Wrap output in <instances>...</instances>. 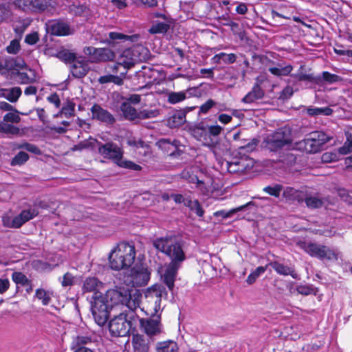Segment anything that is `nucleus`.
I'll return each instance as SVG.
<instances>
[{
	"label": "nucleus",
	"mask_w": 352,
	"mask_h": 352,
	"mask_svg": "<svg viewBox=\"0 0 352 352\" xmlns=\"http://www.w3.org/2000/svg\"><path fill=\"white\" fill-rule=\"evenodd\" d=\"M18 148L25 149L34 154H40V149L34 144L24 142L17 146Z\"/></svg>",
	"instance_id": "nucleus-59"
},
{
	"label": "nucleus",
	"mask_w": 352,
	"mask_h": 352,
	"mask_svg": "<svg viewBox=\"0 0 352 352\" xmlns=\"http://www.w3.org/2000/svg\"><path fill=\"white\" fill-rule=\"evenodd\" d=\"M120 110L126 119L130 120L138 119V111L129 102H123L121 104Z\"/></svg>",
	"instance_id": "nucleus-34"
},
{
	"label": "nucleus",
	"mask_w": 352,
	"mask_h": 352,
	"mask_svg": "<svg viewBox=\"0 0 352 352\" xmlns=\"http://www.w3.org/2000/svg\"><path fill=\"white\" fill-rule=\"evenodd\" d=\"M306 206L311 209L321 208L324 203V200L317 196H307L305 199Z\"/></svg>",
	"instance_id": "nucleus-37"
},
{
	"label": "nucleus",
	"mask_w": 352,
	"mask_h": 352,
	"mask_svg": "<svg viewBox=\"0 0 352 352\" xmlns=\"http://www.w3.org/2000/svg\"><path fill=\"white\" fill-rule=\"evenodd\" d=\"M223 128L219 125H211L209 126L207 129L208 133L210 135L214 140L217 142V137L221 133Z\"/></svg>",
	"instance_id": "nucleus-57"
},
{
	"label": "nucleus",
	"mask_w": 352,
	"mask_h": 352,
	"mask_svg": "<svg viewBox=\"0 0 352 352\" xmlns=\"http://www.w3.org/2000/svg\"><path fill=\"white\" fill-rule=\"evenodd\" d=\"M330 140L322 131H314L309 136L297 144V147L307 153H315L320 151L322 146Z\"/></svg>",
	"instance_id": "nucleus-10"
},
{
	"label": "nucleus",
	"mask_w": 352,
	"mask_h": 352,
	"mask_svg": "<svg viewBox=\"0 0 352 352\" xmlns=\"http://www.w3.org/2000/svg\"><path fill=\"white\" fill-rule=\"evenodd\" d=\"M98 284V280L96 278L89 277L86 278L82 286V290L84 292H94Z\"/></svg>",
	"instance_id": "nucleus-42"
},
{
	"label": "nucleus",
	"mask_w": 352,
	"mask_h": 352,
	"mask_svg": "<svg viewBox=\"0 0 352 352\" xmlns=\"http://www.w3.org/2000/svg\"><path fill=\"white\" fill-rule=\"evenodd\" d=\"M28 11L31 13H41L54 8L52 0H30Z\"/></svg>",
	"instance_id": "nucleus-20"
},
{
	"label": "nucleus",
	"mask_w": 352,
	"mask_h": 352,
	"mask_svg": "<svg viewBox=\"0 0 352 352\" xmlns=\"http://www.w3.org/2000/svg\"><path fill=\"white\" fill-rule=\"evenodd\" d=\"M138 36L134 35H126L122 33L111 32L109 33V38L107 39L106 43L109 45H113L116 43L120 42H135L137 41Z\"/></svg>",
	"instance_id": "nucleus-23"
},
{
	"label": "nucleus",
	"mask_w": 352,
	"mask_h": 352,
	"mask_svg": "<svg viewBox=\"0 0 352 352\" xmlns=\"http://www.w3.org/2000/svg\"><path fill=\"white\" fill-rule=\"evenodd\" d=\"M91 342V339L90 337L87 336H78L73 342L72 349L75 351L76 349L80 347H86L85 345L90 343Z\"/></svg>",
	"instance_id": "nucleus-45"
},
{
	"label": "nucleus",
	"mask_w": 352,
	"mask_h": 352,
	"mask_svg": "<svg viewBox=\"0 0 352 352\" xmlns=\"http://www.w3.org/2000/svg\"><path fill=\"white\" fill-rule=\"evenodd\" d=\"M292 142V129L289 126L280 127L272 133L269 134L266 139V146L272 151L282 148Z\"/></svg>",
	"instance_id": "nucleus-9"
},
{
	"label": "nucleus",
	"mask_w": 352,
	"mask_h": 352,
	"mask_svg": "<svg viewBox=\"0 0 352 352\" xmlns=\"http://www.w3.org/2000/svg\"><path fill=\"white\" fill-rule=\"evenodd\" d=\"M186 204V207L189 208L192 211L195 212L197 216L199 217L204 216V211L197 200L192 201L190 199V201H187Z\"/></svg>",
	"instance_id": "nucleus-49"
},
{
	"label": "nucleus",
	"mask_w": 352,
	"mask_h": 352,
	"mask_svg": "<svg viewBox=\"0 0 352 352\" xmlns=\"http://www.w3.org/2000/svg\"><path fill=\"white\" fill-rule=\"evenodd\" d=\"M28 159L29 155L25 152L20 151L12 160L11 164L12 166L22 165L25 163Z\"/></svg>",
	"instance_id": "nucleus-52"
},
{
	"label": "nucleus",
	"mask_w": 352,
	"mask_h": 352,
	"mask_svg": "<svg viewBox=\"0 0 352 352\" xmlns=\"http://www.w3.org/2000/svg\"><path fill=\"white\" fill-rule=\"evenodd\" d=\"M3 120L6 122H11L17 124L21 121V118L19 116V112L16 109H13V111H11L8 113H7L3 116Z\"/></svg>",
	"instance_id": "nucleus-48"
},
{
	"label": "nucleus",
	"mask_w": 352,
	"mask_h": 352,
	"mask_svg": "<svg viewBox=\"0 0 352 352\" xmlns=\"http://www.w3.org/2000/svg\"><path fill=\"white\" fill-rule=\"evenodd\" d=\"M99 153L104 158L113 160L119 166L129 168L135 170L141 169L140 166L128 160L122 159V151L115 143L107 142L101 144L98 148Z\"/></svg>",
	"instance_id": "nucleus-7"
},
{
	"label": "nucleus",
	"mask_w": 352,
	"mask_h": 352,
	"mask_svg": "<svg viewBox=\"0 0 352 352\" xmlns=\"http://www.w3.org/2000/svg\"><path fill=\"white\" fill-rule=\"evenodd\" d=\"M9 1L15 9L28 12L29 8L28 2L30 0H9Z\"/></svg>",
	"instance_id": "nucleus-55"
},
{
	"label": "nucleus",
	"mask_w": 352,
	"mask_h": 352,
	"mask_svg": "<svg viewBox=\"0 0 352 352\" xmlns=\"http://www.w3.org/2000/svg\"><path fill=\"white\" fill-rule=\"evenodd\" d=\"M221 166L222 168H226L230 173H241L245 169L244 164L239 159H234L231 162L225 161L222 162Z\"/></svg>",
	"instance_id": "nucleus-27"
},
{
	"label": "nucleus",
	"mask_w": 352,
	"mask_h": 352,
	"mask_svg": "<svg viewBox=\"0 0 352 352\" xmlns=\"http://www.w3.org/2000/svg\"><path fill=\"white\" fill-rule=\"evenodd\" d=\"M179 265H160L158 268V273L161 280L167 286L170 291H173L175 287Z\"/></svg>",
	"instance_id": "nucleus-15"
},
{
	"label": "nucleus",
	"mask_w": 352,
	"mask_h": 352,
	"mask_svg": "<svg viewBox=\"0 0 352 352\" xmlns=\"http://www.w3.org/2000/svg\"><path fill=\"white\" fill-rule=\"evenodd\" d=\"M150 57L149 50L142 45H134L124 50L118 57L113 67V71L118 72L119 67L122 66L124 71L120 72L122 76H125L127 71L136 63L147 60Z\"/></svg>",
	"instance_id": "nucleus-3"
},
{
	"label": "nucleus",
	"mask_w": 352,
	"mask_h": 352,
	"mask_svg": "<svg viewBox=\"0 0 352 352\" xmlns=\"http://www.w3.org/2000/svg\"><path fill=\"white\" fill-rule=\"evenodd\" d=\"M83 52L89 57L91 62H106L113 60L116 54L109 48H96L92 46L85 47Z\"/></svg>",
	"instance_id": "nucleus-13"
},
{
	"label": "nucleus",
	"mask_w": 352,
	"mask_h": 352,
	"mask_svg": "<svg viewBox=\"0 0 352 352\" xmlns=\"http://www.w3.org/2000/svg\"><path fill=\"white\" fill-rule=\"evenodd\" d=\"M47 32L55 36H67L74 34V30L63 21H51L46 23Z\"/></svg>",
	"instance_id": "nucleus-16"
},
{
	"label": "nucleus",
	"mask_w": 352,
	"mask_h": 352,
	"mask_svg": "<svg viewBox=\"0 0 352 352\" xmlns=\"http://www.w3.org/2000/svg\"><path fill=\"white\" fill-rule=\"evenodd\" d=\"M75 276L70 272L65 273L61 280V285L64 287L72 286L74 284Z\"/></svg>",
	"instance_id": "nucleus-61"
},
{
	"label": "nucleus",
	"mask_w": 352,
	"mask_h": 352,
	"mask_svg": "<svg viewBox=\"0 0 352 352\" xmlns=\"http://www.w3.org/2000/svg\"><path fill=\"white\" fill-rule=\"evenodd\" d=\"M215 104V102L212 99L208 100L205 103L201 105L199 108V113L206 114L207 113L210 109L213 107Z\"/></svg>",
	"instance_id": "nucleus-64"
},
{
	"label": "nucleus",
	"mask_w": 352,
	"mask_h": 352,
	"mask_svg": "<svg viewBox=\"0 0 352 352\" xmlns=\"http://www.w3.org/2000/svg\"><path fill=\"white\" fill-rule=\"evenodd\" d=\"M190 133L196 140L202 142L204 146L211 148L215 147L216 141L210 137L206 128L203 126H195L190 129Z\"/></svg>",
	"instance_id": "nucleus-19"
},
{
	"label": "nucleus",
	"mask_w": 352,
	"mask_h": 352,
	"mask_svg": "<svg viewBox=\"0 0 352 352\" xmlns=\"http://www.w3.org/2000/svg\"><path fill=\"white\" fill-rule=\"evenodd\" d=\"M186 98L185 91L170 92L168 95V102L175 104L184 101Z\"/></svg>",
	"instance_id": "nucleus-41"
},
{
	"label": "nucleus",
	"mask_w": 352,
	"mask_h": 352,
	"mask_svg": "<svg viewBox=\"0 0 352 352\" xmlns=\"http://www.w3.org/2000/svg\"><path fill=\"white\" fill-rule=\"evenodd\" d=\"M36 296L37 298L42 300V303L44 305H47L50 303V297L47 294L46 291L43 289H38L36 291Z\"/></svg>",
	"instance_id": "nucleus-60"
},
{
	"label": "nucleus",
	"mask_w": 352,
	"mask_h": 352,
	"mask_svg": "<svg viewBox=\"0 0 352 352\" xmlns=\"http://www.w3.org/2000/svg\"><path fill=\"white\" fill-rule=\"evenodd\" d=\"M134 245L121 242L109 254L110 264H144L145 256L139 253L136 255Z\"/></svg>",
	"instance_id": "nucleus-4"
},
{
	"label": "nucleus",
	"mask_w": 352,
	"mask_h": 352,
	"mask_svg": "<svg viewBox=\"0 0 352 352\" xmlns=\"http://www.w3.org/2000/svg\"><path fill=\"white\" fill-rule=\"evenodd\" d=\"M221 265H206L207 268L206 269L208 272H209L210 270L214 272V273L212 274V276H217V270H219V276H225L229 272V269L226 267V265H223L222 267H220Z\"/></svg>",
	"instance_id": "nucleus-56"
},
{
	"label": "nucleus",
	"mask_w": 352,
	"mask_h": 352,
	"mask_svg": "<svg viewBox=\"0 0 352 352\" xmlns=\"http://www.w3.org/2000/svg\"><path fill=\"white\" fill-rule=\"evenodd\" d=\"M3 225L9 228H19L20 226L18 225L19 221L17 217H12L8 214H5L2 217Z\"/></svg>",
	"instance_id": "nucleus-44"
},
{
	"label": "nucleus",
	"mask_w": 352,
	"mask_h": 352,
	"mask_svg": "<svg viewBox=\"0 0 352 352\" xmlns=\"http://www.w3.org/2000/svg\"><path fill=\"white\" fill-rule=\"evenodd\" d=\"M273 268L280 274L291 275L294 278H298V274L293 267L288 265H272Z\"/></svg>",
	"instance_id": "nucleus-40"
},
{
	"label": "nucleus",
	"mask_w": 352,
	"mask_h": 352,
	"mask_svg": "<svg viewBox=\"0 0 352 352\" xmlns=\"http://www.w3.org/2000/svg\"><path fill=\"white\" fill-rule=\"evenodd\" d=\"M19 131L20 130L17 126L6 122L3 120H1L0 133L7 135H18Z\"/></svg>",
	"instance_id": "nucleus-38"
},
{
	"label": "nucleus",
	"mask_w": 352,
	"mask_h": 352,
	"mask_svg": "<svg viewBox=\"0 0 352 352\" xmlns=\"http://www.w3.org/2000/svg\"><path fill=\"white\" fill-rule=\"evenodd\" d=\"M1 95L10 102H16L22 94V90L19 87L1 89Z\"/></svg>",
	"instance_id": "nucleus-29"
},
{
	"label": "nucleus",
	"mask_w": 352,
	"mask_h": 352,
	"mask_svg": "<svg viewBox=\"0 0 352 352\" xmlns=\"http://www.w3.org/2000/svg\"><path fill=\"white\" fill-rule=\"evenodd\" d=\"M168 25L163 22H160L153 24L150 28L149 32L151 34L165 33L168 31Z\"/></svg>",
	"instance_id": "nucleus-53"
},
{
	"label": "nucleus",
	"mask_w": 352,
	"mask_h": 352,
	"mask_svg": "<svg viewBox=\"0 0 352 352\" xmlns=\"http://www.w3.org/2000/svg\"><path fill=\"white\" fill-rule=\"evenodd\" d=\"M252 204H253L252 202H248V203H247L245 205H243V206H239V207L236 208L231 209L229 211H226V210H219V211H217L214 213V215L216 217H222L223 218H228V217H230L235 212H239V211H241L244 208L248 207L249 206H250Z\"/></svg>",
	"instance_id": "nucleus-39"
},
{
	"label": "nucleus",
	"mask_w": 352,
	"mask_h": 352,
	"mask_svg": "<svg viewBox=\"0 0 352 352\" xmlns=\"http://www.w3.org/2000/svg\"><path fill=\"white\" fill-rule=\"evenodd\" d=\"M307 113L310 116H316L320 115L330 116L333 113V110L329 107H309L306 109Z\"/></svg>",
	"instance_id": "nucleus-36"
},
{
	"label": "nucleus",
	"mask_w": 352,
	"mask_h": 352,
	"mask_svg": "<svg viewBox=\"0 0 352 352\" xmlns=\"http://www.w3.org/2000/svg\"><path fill=\"white\" fill-rule=\"evenodd\" d=\"M138 319L133 311L128 313H120L114 316L109 322V329L111 335L114 337H124L129 336L133 322Z\"/></svg>",
	"instance_id": "nucleus-6"
},
{
	"label": "nucleus",
	"mask_w": 352,
	"mask_h": 352,
	"mask_svg": "<svg viewBox=\"0 0 352 352\" xmlns=\"http://www.w3.org/2000/svg\"><path fill=\"white\" fill-rule=\"evenodd\" d=\"M32 20L30 18H19L13 23V30L16 34L21 36L25 30L31 24Z\"/></svg>",
	"instance_id": "nucleus-32"
},
{
	"label": "nucleus",
	"mask_w": 352,
	"mask_h": 352,
	"mask_svg": "<svg viewBox=\"0 0 352 352\" xmlns=\"http://www.w3.org/2000/svg\"><path fill=\"white\" fill-rule=\"evenodd\" d=\"M38 214V210L36 208H28L21 211V212L16 215L19 223L18 225L21 227L27 221L34 219Z\"/></svg>",
	"instance_id": "nucleus-31"
},
{
	"label": "nucleus",
	"mask_w": 352,
	"mask_h": 352,
	"mask_svg": "<svg viewBox=\"0 0 352 352\" xmlns=\"http://www.w3.org/2000/svg\"><path fill=\"white\" fill-rule=\"evenodd\" d=\"M75 104L72 101H67L63 104L60 113L66 118H71L74 116Z\"/></svg>",
	"instance_id": "nucleus-43"
},
{
	"label": "nucleus",
	"mask_w": 352,
	"mask_h": 352,
	"mask_svg": "<svg viewBox=\"0 0 352 352\" xmlns=\"http://www.w3.org/2000/svg\"><path fill=\"white\" fill-rule=\"evenodd\" d=\"M186 122V113L182 111L174 112L167 120V125L170 128H176Z\"/></svg>",
	"instance_id": "nucleus-30"
},
{
	"label": "nucleus",
	"mask_w": 352,
	"mask_h": 352,
	"mask_svg": "<svg viewBox=\"0 0 352 352\" xmlns=\"http://www.w3.org/2000/svg\"><path fill=\"white\" fill-rule=\"evenodd\" d=\"M296 290L298 293L305 296L316 294L315 288L311 285H300L297 287Z\"/></svg>",
	"instance_id": "nucleus-63"
},
{
	"label": "nucleus",
	"mask_w": 352,
	"mask_h": 352,
	"mask_svg": "<svg viewBox=\"0 0 352 352\" xmlns=\"http://www.w3.org/2000/svg\"><path fill=\"white\" fill-rule=\"evenodd\" d=\"M159 115L156 109H143L138 111V119H148L155 118Z\"/></svg>",
	"instance_id": "nucleus-54"
},
{
	"label": "nucleus",
	"mask_w": 352,
	"mask_h": 352,
	"mask_svg": "<svg viewBox=\"0 0 352 352\" xmlns=\"http://www.w3.org/2000/svg\"><path fill=\"white\" fill-rule=\"evenodd\" d=\"M155 352H179L176 342L172 340L158 342L155 346Z\"/></svg>",
	"instance_id": "nucleus-25"
},
{
	"label": "nucleus",
	"mask_w": 352,
	"mask_h": 352,
	"mask_svg": "<svg viewBox=\"0 0 352 352\" xmlns=\"http://www.w3.org/2000/svg\"><path fill=\"white\" fill-rule=\"evenodd\" d=\"M146 305L142 308L146 314L150 316L148 318H139L141 331L145 336L154 339L155 336L162 333L163 326L161 317L158 314L161 307V300L163 296H167V291L162 285L155 284L146 289L145 292Z\"/></svg>",
	"instance_id": "nucleus-1"
},
{
	"label": "nucleus",
	"mask_w": 352,
	"mask_h": 352,
	"mask_svg": "<svg viewBox=\"0 0 352 352\" xmlns=\"http://www.w3.org/2000/svg\"><path fill=\"white\" fill-rule=\"evenodd\" d=\"M322 79L329 82L333 83L340 80V77L336 74H331L329 72H323L322 73Z\"/></svg>",
	"instance_id": "nucleus-62"
},
{
	"label": "nucleus",
	"mask_w": 352,
	"mask_h": 352,
	"mask_svg": "<svg viewBox=\"0 0 352 352\" xmlns=\"http://www.w3.org/2000/svg\"><path fill=\"white\" fill-rule=\"evenodd\" d=\"M21 48L20 43L17 39H14L10 41V44L6 47V51L9 54H16Z\"/></svg>",
	"instance_id": "nucleus-58"
},
{
	"label": "nucleus",
	"mask_w": 352,
	"mask_h": 352,
	"mask_svg": "<svg viewBox=\"0 0 352 352\" xmlns=\"http://www.w3.org/2000/svg\"><path fill=\"white\" fill-rule=\"evenodd\" d=\"M154 247L168 256L173 263L184 261L186 256L180 243L175 236H165L156 239L153 241Z\"/></svg>",
	"instance_id": "nucleus-5"
},
{
	"label": "nucleus",
	"mask_w": 352,
	"mask_h": 352,
	"mask_svg": "<svg viewBox=\"0 0 352 352\" xmlns=\"http://www.w3.org/2000/svg\"><path fill=\"white\" fill-rule=\"evenodd\" d=\"M241 135L242 133L239 131L236 133L233 136L234 140L241 142L240 144L237 145L238 148L241 150H244L248 152L253 151L257 145L258 140L256 139H253L251 140H246L244 138L242 139Z\"/></svg>",
	"instance_id": "nucleus-24"
},
{
	"label": "nucleus",
	"mask_w": 352,
	"mask_h": 352,
	"mask_svg": "<svg viewBox=\"0 0 352 352\" xmlns=\"http://www.w3.org/2000/svg\"><path fill=\"white\" fill-rule=\"evenodd\" d=\"M283 190V196L287 201L298 199L299 192L297 190L292 187H286Z\"/></svg>",
	"instance_id": "nucleus-46"
},
{
	"label": "nucleus",
	"mask_w": 352,
	"mask_h": 352,
	"mask_svg": "<svg viewBox=\"0 0 352 352\" xmlns=\"http://www.w3.org/2000/svg\"><path fill=\"white\" fill-rule=\"evenodd\" d=\"M109 266L111 270L118 272L117 276L128 286H144L150 280L151 272L144 265Z\"/></svg>",
	"instance_id": "nucleus-2"
},
{
	"label": "nucleus",
	"mask_w": 352,
	"mask_h": 352,
	"mask_svg": "<svg viewBox=\"0 0 352 352\" xmlns=\"http://www.w3.org/2000/svg\"><path fill=\"white\" fill-rule=\"evenodd\" d=\"M72 76L80 78L84 77L89 71V66L87 63L81 61H74L70 68Z\"/></svg>",
	"instance_id": "nucleus-26"
},
{
	"label": "nucleus",
	"mask_w": 352,
	"mask_h": 352,
	"mask_svg": "<svg viewBox=\"0 0 352 352\" xmlns=\"http://www.w3.org/2000/svg\"><path fill=\"white\" fill-rule=\"evenodd\" d=\"M154 339L149 338L142 334H133L132 337V345L133 352H149L151 344Z\"/></svg>",
	"instance_id": "nucleus-18"
},
{
	"label": "nucleus",
	"mask_w": 352,
	"mask_h": 352,
	"mask_svg": "<svg viewBox=\"0 0 352 352\" xmlns=\"http://www.w3.org/2000/svg\"><path fill=\"white\" fill-rule=\"evenodd\" d=\"M292 69L293 67L291 65L283 66L280 64H278L276 67H272L269 68L270 73L276 76H287L291 73Z\"/></svg>",
	"instance_id": "nucleus-35"
},
{
	"label": "nucleus",
	"mask_w": 352,
	"mask_h": 352,
	"mask_svg": "<svg viewBox=\"0 0 352 352\" xmlns=\"http://www.w3.org/2000/svg\"><path fill=\"white\" fill-rule=\"evenodd\" d=\"M25 65L23 60L21 58H12L6 62V66L10 67L14 71H16V80L21 84H29L32 79L25 72H19V69H22ZM13 73H15L13 72Z\"/></svg>",
	"instance_id": "nucleus-17"
},
{
	"label": "nucleus",
	"mask_w": 352,
	"mask_h": 352,
	"mask_svg": "<svg viewBox=\"0 0 352 352\" xmlns=\"http://www.w3.org/2000/svg\"><path fill=\"white\" fill-rule=\"evenodd\" d=\"M283 187L280 184H275L274 186H267L263 188V191L271 196L279 197Z\"/></svg>",
	"instance_id": "nucleus-47"
},
{
	"label": "nucleus",
	"mask_w": 352,
	"mask_h": 352,
	"mask_svg": "<svg viewBox=\"0 0 352 352\" xmlns=\"http://www.w3.org/2000/svg\"><path fill=\"white\" fill-rule=\"evenodd\" d=\"M93 298L94 301L91 305V312L96 322L102 327L107 322L109 316V309L112 308L100 293H95Z\"/></svg>",
	"instance_id": "nucleus-12"
},
{
	"label": "nucleus",
	"mask_w": 352,
	"mask_h": 352,
	"mask_svg": "<svg viewBox=\"0 0 352 352\" xmlns=\"http://www.w3.org/2000/svg\"><path fill=\"white\" fill-rule=\"evenodd\" d=\"M305 251L311 256L331 262H342V254L338 250L331 249L325 245L316 243H309Z\"/></svg>",
	"instance_id": "nucleus-11"
},
{
	"label": "nucleus",
	"mask_w": 352,
	"mask_h": 352,
	"mask_svg": "<svg viewBox=\"0 0 352 352\" xmlns=\"http://www.w3.org/2000/svg\"><path fill=\"white\" fill-rule=\"evenodd\" d=\"M157 146L168 155H173L179 146V142L175 139H160Z\"/></svg>",
	"instance_id": "nucleus-22"
},
{
	"label": "nucleus",
	"mask_w": 352,
	"mask_h": 352,
	"mask_svg": "<svg viewBox=\"0 0 352 352\" xmlns=\"http://www.w3.org/2000/svg\"><path fill=\"white\" fill-rule=\"evenodd\" d=\"M10 2H0V21L10 22L12 21L13 12Z\"/></svg>",
	"instance_id": "nucleus-33"
},
{
	"label": "nucleus",
	"mask_w": 352,
	"mask_h": 352,
	"mask_svg": "<svg viewBox=\"0 0 352 352\" xmlns=\"http://www.w3.org/2000/svg\"><path fill=\"white\" fill-rule=\"evenodd\" d=\"M264 91L258 85H255L252 90L248 92L242 99L244 103L250 104L263 98Z\"/></svg>",
	"instance_id": "nucleus-28"
},
{
	"label": "nucleus",
	"mask_w": 352,
	"mask_h": 352,
	"mask_svg": "<svg viewBox=\"0 0 352 352\" xmlns=\"http://www.w3.org/2000/svg\"><path fill=\"white\" fill-rule=\"evenodd\" d=\"M266 267L263 266L258 267L254 272H252L248 277L246 282L248 285L253 284L260 275L265 272Z\"/></svg>",
	"instance_id": "nucleus-50"
},
{
	"label": "nucleus",
	"mask_w": 352,
	"mask_h": 352,
	"mask_svg": "<svg viewBox=\"0 0 352 352\" xmlns=\"http://www.w3.org/2000/svg\"><path fill=\"white\" fill-rule=\"evenodd\" d=\"M91 111L92 118L107 124H113L115 122L113 116L107 110L102 109L98 104H94Z\"/></svg>",
	"instance_id": "nucleus-21"
},
{
	"label": "nucleus",
	"mask_w": 352,
	"mask_h": 352,
	"mask_svg": "<svg viewBox=\"0 0 352 352\" xmlns=\"http://www.w3.org/2000/svg\"><path fill=\"white\" fill-rule=\"evenodd\" d=\"M182 176L189 183L195 184V187L199 190L201 194L207 195L210 192L211 182L209 178H206V179H201L200 176L195 175L193 170L188 169L182 172Z\"/></svg>",
	"instance_id": "nucleus-14"
},
{
	"label": "nucleus",
	"mask_w": 352,
	"mask_h": 352,
	"mask_svg": "<svg viewBox=\"0 0 352 352\" xmlns=\"http://www.w3.org/2000/svg\"><path fill=\"white\" fill-rule=\"evenodd\" d=\"M12 278L13 281L17 285L20 284L22 286H26L28 285L30 283V280L28 279L26 276L21 272H14L12 274Z\"/></svg>",
	"instance_id": "nucleus-51"
},
{
	"label": "nucleus",
	"mask_w": 352,
	"mask_h": 352,
	"mask_svg": "<svg viewBox=\"0 0 352 352\" xmlns=\"http://www.w3.org/2000/svg\"><path fill=\"white\" fill-rule=\"evenodd\" d=\"M105 298L111 307L116 305H125L127 308L133 311L139 307V300L137 298H133L128 289L119 288L118 289L108 290Z\"/></svg>",
	"instance_id": "nucleus-8"
}]
</instances>
